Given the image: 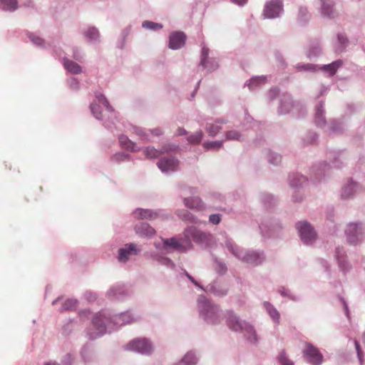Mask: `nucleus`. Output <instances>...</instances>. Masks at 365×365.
I'll return each instance as SVG.
<instances>
[{
    "label": "nucleus",
    "instance_id": "obj_36",
    "mask_svg": "<svg viewBox=\"0 0 365 365\" xmlns=\"http://www.w3.org/2000/svg\"><path fill=\"white\" fill-rule=\"evenodd\" d=\"M264 81H265L264 78H262V77L253 78L250 79L248 86L250 89H252L255 86H257L261 83H264Z\"/></svg>",
    "mask_w": 365,
    "mask_h": 365
},
{
    "label": "nucleus",
    "instance_id": "obj_43",
    "mask_svg": "<svg viewBox=\"0 0 365 365\" xmlns=\"http://www.w3.org/2000/svg\"><path fill=\"white\" fill-rule=\"evenodd\" d=\"M99 103H102L106 108H109V103L106 97L103 95H98L96 96Z\"/></svg>",
    "mask_w": 365,
    "mask_h": 365
},
{
    "label": "nucleus",
    "instance_id": "obj_7",
    "mask_svg": "<svg viewBox=\"0 0 365 365\" xmlns=\"http://www.w3.org/2000/svg\"><path fill=\"white\" fill-rule=\"evenodd\" d=\"M231 251L235 256L237 257L242 259L245 262L257 265L262 262V259L260 255L256 252H249L246 255H242V253L238 251L237 247H231Z\"/></svg>",
    "mask_w": 365,
    "mask_h": 365
},
{
    "label": "nucleus",
    "instance_id": "obj_26",
    "mask_svg": "<svg viewBox=\"0 0 365 365\" xmlns=\"http://www.w3.org/2000/svg\"><path fill=\"white\" fill-rule=\"evenodd\" d=\"M4 9L14 11L17 9V0H0Z\"/></svg>",
    "mask_w": 365,
    "mask_h": 365
},
{
    "label": "nucleus",
    "instance_id": "obj_24",
    "mask_svg": "<svg viewBox=\"0 0 365 365\" xmlns=\"http://www.w3.org/2000/svg\"><path fill=\"white\" fill-rule=\"evenodd\" d=\"M208 54H209V48H206L205 46L202 47L201 65L205 68H210ZM210 68H214V67H210Z\"/></svg>",
    "mask_w": 365,
    "mask_h": 365
},
{
    "label": "nucleus",
    "instance_id": "obj_51",
    "mask_svg": "<svg viewBox=\"0 0 365 365\" xmlns=\"http://www.w3.org/2000/svg\"><path fill=\"white\" fill-rule=\"evenodd\" d=\"M184 133H185V130H183V129H180V130H179V135H182V134H184Z\"/></svg>",
    "mask_w": 365,
    "mask_h": 365
},
{
    "label": "nucleus",
    "instance_id": "obj_17",
    "mask_svg": "<svg viewBox=\"0 0 365 365\" xmlns=\"http://www.w3.org/2000/svg\"><path fill=\"white\" fill-rule=\"evenodd\" d=\"M157 214L150 210H144L141 208L136 209L133 212V217L135 219H155Z\"/></svg>",
    "mask_w": 365,
    "mask_h": 365
},
{
    "label": "nucleus",
    "instance_id": "obj_19",
    "mask_svg": "<svg viewBox=\"0 0 365 365\" xmlns=\"http://www.w3.org/2000/svg\"><path fill=\"white\" fill-rule=\"evenodd\" d=\"M64 66L67 71L72 73L78 74L81 73V66L77 63L73 62L71 60H65Z\"/></svg>",
    "mask_w": 365,
    "mask_h": 365
},
{
    "label": "nucleus",
    "instance_id": "obj_56",
    "mask_svg": "<svg viewBox=\"0 0 365 365\" xmlns=\"http://www.w3.org/2000/svg\"><path fill=\"white\" fill-rule=\"evenodd\" d=\"M363 342L365 343V333L363 335Z\"/></svg>",
    "mask_w": 365,
    "mask_h": 365
},
{
    "label": "nucleus",
    "instance_id": "obj_10",
    "mask_svg": "<svg viewBox=\"0 0 365 365\" xmlns=\"http://www.w3.org/2000/svg\"><path fill=\"white\" fill-rule=\"evenodd\" d=\"M139 252L133 244L126 245L125 247L118 250V260L120 262H127L131 256L136 255Z\"/></svg>",
    "mask_w": 365,
    "mask_h": 365
},
{
    "label": "nucleus",
    "instance_id": "obj_9",
    "mask_svg": "<svg viewBox=\"0 0 365 365\" xmlns=\"http://www.w3.org/2000/svg\"><path fill=\"white\" fill-rule=\"evenodd\" d=\"M186 36L183 32L175 31L170 35L169 48L179 49L185 45Z\"/></svg>",
    "mask_w": 365,
    "mask_h": 365
},
{
    "label": "nucleus",
    "instance_id": "obj_54",
    "mask_svg": "<svg viewBox=\"0 0 365 365\" xmlns=\"http://www.w3.org/2000/svg\"><path fill=\"white\" fill-rule=\"evenodd\" d=\"M190 280L192 282L195 284H197V283L195 282L194 279L192 277L190 278Z\"/></svg>",
    "mask_w": 365,
    "mask_h": 365
},
{
    "label": "nucleus",
    "instance_id": "obj_15",
    "mask_svg": "<svg viewBox=\"0 0 365 365\" xmlns=\"http://www.w3.org/2000/svg\"><path fill=\"white\" fill-rule=\"evenodd\" d=\"M322 14L328 17H334L335 10L334 9V2L333 0H321Z\"/></svg>",
    "mask_w": 365,
    "mask_h": 365
},
{
    "label": "nucleus",
    "instance_id": "obj_42",
    "mask_svg": "<svg viewBox=\"0 0 365 365\" xmlns=\"http://www.w3.org/2000/svg\"><path fill=\"white\" fill-rule=\"evenodd\" d=\"M222 145V143L221 142H211V143H204V147L206 148H220V146Z\"/></svg>",
    "mask_w": 365,
    "mask_h": 365
},
{
    "label": "nucleus",
    "instance_id": "obj_52",
    "mask_svg": "<svg viewBox=\"0 0 365 365\" xmlns=\"http://www.w3.org/2000/svg\"><path fill=\"white\" fill-rule=\"evenodd\" d=\"M45 365H58L56 363H52V362H48V363H46Z\"/></svg>",
    "mask_w": 365,
    "mask_h": 365
},
{
    "label": "nucleus",
    "instance_id": "obj_31",
    "mask_svg": "<svg viewBox=\"0 0 365 365\" xmlns=\"http://www.w3.org/2000/svg\"><path fill=\"white\" fill-rule=\"evenodd\" d=\"M129 159V155L128 154H125L124 153H118L115 154L112 158L111 160L115 163H120L122 161H125Z\"/></svg>",
    "mask_w": 365,
    "mask_h": 365
},
{
    "label": "nucleus",
    "instance_id": "obj_28",
    "mask_svg": "<svg viewBox=\"0 0 365 365\" xmlns=\"http://www.w3.org/2000/svg\"><path fill=\"white\" fill-rule=\"evenodd\" d=\"M77 306V301L75 299H67L63 304V311H70L74 309Z\"/></svg>",
    "mask_w": 365,
    "mask_h": 365
},
{
    "label": "nucleus",
    "instance_id": "obj_48",
    "mask_svg": "<svg viewBox=\"0 0 365 365\" xmlns=\"http://www.w3.org/2000/svg\"><path fill=\"white\" fill-rule=\"evenodd\" d=\"M230 1L239 6H242L247 3V0H230Z\"/></svg>",
    "mask_w": 365,
    "mask_h": 365
},
{
    "label": "nucleus",
    "instance_id": "obj_30",
    "mask_svg": "<svg viewBox=\"0 0 365 365\" xmlns=\"http://www.w3.org/2000/svg\"><path fill=\"white\" fill-rule=\"evenodd\" d=\"M143 27L148 29L157 30L163 28V25L155 22L145 21L143 23Z\"/></svg>",
    "mask_w": 365,
    "mask_h": 365
},
{
    "label": "nucleus",
    "instance_id": "obj_27",
    "mask_svg": "<svg viewBox=\"0 0 365 365\" xmlns=\"http://www.w3.org/2000/svg\"><path fill=\"white\" fill-rule=\"evenodd\" d=\"M143 153L146 158H153L158 157L162 152L155 149L154 148L148 147L144 150Z\"/></svg>",
    "mask_w": 365,
    "mask_h": 365
},
{
    "label": "nucleus",
    "instance_id": "obj_18",
    "mask_svg": "<svg viewBox=\"0 0 365 365\" xmlns=\"http://www.w3.org/2000/svg\"><path fill=\"white\" fill-rule=\"evenodd\" d=\"M184 203L186 207L190 209L202 210L204 209V205L199 197L185 198Z\"/></svg>",
    "mask_w": 365,
    "mask_h": 365
},
{
    "label": "nucleus",
    "instance_id": "obj_34",
    "mask_svg": "<svg viewBox=\"0 0 365 365\" xmlns=\"http://www.w3.org/2000/svg\"><path fill=\"white\" fill-rule=\"evenodd\" d=\"M220 130L221 127L216 124H210L207 126V130L210 136H215Z\"/></svg>",
    "mask_w": 365,
    "mask_h": 365
},
{
    "label": "nucleus",
    "instance_id": "obj_1",
    "mask_svg": "<svg viewBox=\"0 0 365 365\" xmlns=\"http://www.w3.org/2000/svg\"><path fill=\"white\" fill-rule=\"evenodd\" d=\"M197 306L200 316L207 323L217 324L221 322V312L218 306L212 304L205 296H200Z\"/></svg>",
    "mask_w": 365,
    "mask_h": 365
},
{
    "label": "nucleus",
    "instance_id": "obj_47",
    "mask_svg": "<svg viewBox=\"0 0 365 365\" xmlns=\"http://www.w3.org/2000/svg\"><path fill=\"white\" fill-rule=\"evenodd\" d=\"M303 70L309 71V70H315V66L312 64H305L302 66L301 67Z\"/></svg>",
    "mask_w": 365,
    "mask_h": 365
},
{
    "label": "nucleus",
    "instance_id": "obj_13",
    "mask_svg": "<svg viewBox=\"0 0 365 365\" xmlns=\"http://www.w3.org/2000/svg\"><path fill=\"white\" fill-rule=\"evenodd\" d=\"M185 237L187 239L192 238L196 242H202L206 240V234L197 230L194 227H188L185 231Z\"/></svg>",
    "mask_w": 365,
    "mask_h": 365
},
{
    "label": "nucleus",
    "instance_id": "obj_40",
    "mask_svg": "<svg viewBox=\"0 0 365 365\" xmlns=\"http://www.w3.org/2000/svg\"><path fill=\"white\" fill-rule=\"evenodd\" d=\"M209 221L213 225H218L221 221V216L218 214L210 215L209 217Z\"/></svg>",
    "mask_w": 365,
    "mask_h": 365
},
{
    "label": "nucleus",
    "instance_id": "obj_32",
    "mask_svg": "<svg viewBox=\"0 0 365 365\" xmlns=\"http://www.w3.org/2000/svg\"><path fill=\"white\" fill-rule=\"evenodd\" d=\"M278 360L282 365H294L293 361L287 358L284 351L279 354Z\"/></svg>",
    "mask_w": 365,
    "mask_h": 365
},
{
    "label": "nucleus",
    "instance_id": "obj_4",
    "mask_svg": "<svg viewBox=\"0 0 365 365\" xmlns=\"http://www.w3.org/2000/svg\"><path fill=\"white\" fill-rule=\"evenodd\" d=\"M128 350L135 351L143 354H149L153 351L150 342L145 338L135 339L126 346Z\"/></svg>",
    "mask_w": 365,
    "mask_h": 365
},
{
    "label": "nucleus",
    "instance_id": "obj_39",
    "mask_svg": "<svg viewBox=\"0 0 365 365\" xmlns=\"http://www.w3.org/2000/svg\"><path fill=\"white\" fill-rule=\"evenodd\" d=\"M323 105L321 104V108H318L316 113V121L318 124L321 123H324V116H323V110L322 109Z\"/></svg>",
    "mask_w": 365,
    "mask_h": 365
},
{
    "label": "nucleus",
    "instance_id": "obj_46",
    "mask_svg": "<svg viewBox=\"0 0 365 365\" xmlns=\"http://www.w3.org/2000/svg\"><path fill=\"white\" fill-rule=\"evenodd\" d=\"M354 344H355L356 349V351H357L358 357L361 360V356H362V354H363L362 350H361V349L360 347V345H359V343L358 342V341H355Z\"/></svg>",
    "mask_w": 365,
    "mask_h": 365
},
{
    "label": "nucleus",
    "instance_id": "obj_23",
    "mask_svg": "<svg viewBox=\"0 0 365 365\" xmlns=\"http://www.w3.org/2000/svg\"><path fill=\"white\" fill-rule=\"evenodd\" d=\"M266 309L272 319L277 324L279 322L280 315L278 311L269 303L265 304Z\"/></svg>",
    "mask_w": 365,
    "mask_h": 365
},
{
    "label": "nucleus",
    "instance_id": "obj_25",
    "mask_svg": "<svg viewBox=\"0 0 365 365\" xmlns=\"http://www.w3.org/2000/svg\"><path fill=\"white\" fill-rule=\"evenodd\" d=\"M196 359L193 354L187 353L180 362V365H195Z\"/></svg>",
    "mask_w": 365,
    "mask_h": 365
},
{
    "label": "nucleus",
    "instance_id": "obj_37",
    "mask_svg": "<svg viewBox=\"0 0 365 365\" xmlns=\"http://www.w3.org/2000/svg\"><path fill=\"white\" fill-rule=\"evenodd\" d=\"M297 181H295L294 179L291 180L290 183L292 186H299L302 185L304 182H306L307 179L303 175H297Z\"/></svg>",
    "mask_w": 365,
    "mask_h": 365
},
{
    "label": "nucleus",
    "instance_id": "obj_21",
    "mask_svg": "<svg viewBox=\"0 0 365 365\" xmlns=\"http://www.w3.org/2000/svg\"><path fill=\"white\" fill-rule=\"evenodd\" d=\"M342 65V61L339 60L330 64L323 66V69L328 71L331 76H334L337 69Z\"/></svg>",
    "mask_w": 365,
    "mask_h": 365
},
{
    "label": "nucleus",
    "instance_id": "obj_41",
    "mask_svg": "<svg viewBox=\"0 0 365 365\" xmlns=\"http://www.w3.org/2000/svg\"><path fill=\"white\" fill-rule=\"evenodd\" d=\"M240 137V135L237 133L236 131H230L227 133V139L229 140H239Z\"/></svg>",
    "mask_w": 365,
    "mask_h": 365
},
{
    "label": "nucleus",
    "instance_id": "obj_14",
    "mask_svg": "<svg viewBox=\"0 0 365 365\" xmlns=\"http://www.w3.org/2000/svg\"><path fill=\"white\" fill-rule=\"evenodd\" d=\"M163 248L169 252L170 249L184 251V247L182 243L175 238H170L163 240Z\"/></svg>",
    "mask_w": 365,
    "mask_h": 365
},
{
    "label": "nucleus",
    "instance_id": "obj_55",
    "mask_svg": "<svg viewBox=\"0 0 365 365\" xmlns=\"http://www.w3.org/2000/svg\"><path fill=\"white\" fill-rule=\"evenodd\" d=\"M190 280L192 282L195 284H197V283L195 282L194 279L192 277L190 278Z\"/></svg>",
    "mask_w": 365,
    "mask_h": 365
},
{
    "label": "nucleus",
    "instance_id": "obj_16",
    "mask_svg": "<svg viewBox=\"0 0 365 365\" xmlns=\"http://www.w3.org/2000/svg\"><path fill=\"white\" fill-rule=\"evenodd\" d=\"M135 230L138 234L142 236L151 237L155 234V230L145 222H140L137 225Z\"/></svg>",
    "mask_w": 365,
    "mask_h": 365
},
{
    "label": "nucleus",
    "instance_id": "obj_50",
    "mask_svg": "<svg viewBox=\"0 0 365 365\" xmlns=\"http://www.w3.org/2000/svg\"><path fill=\"white\" fill-rule=\"evenodd\" d=\"M185 212V217L183 218L184 220H187V217H188L189 215V213L187 211H184Z\"/></svg>",
    "mask_w": 365,
    "mask_h": 365
},
{
    "label": "nucleus",
    "instance_id": "obj_12",
    "mask_svg": "<svg viewBox=\"0 0 365 365\" xmlns=\"http://www.w3.org/2000/svg\"><path fill=\"white\" fill-rule=\"evenodd\" d=\"M179 162L174 158H163L158 163L163 172L174 171L178 168Z\"/></svg>",
    "mask_w": 365,
    "mask_h": 365
},
{
    "label": "nucleus",
    "instance_id": "obj_6",
    "mask_svg": "<svg viewBox=\"0 0 365 365\" xmlns=\"http://www.w3.org/2000/svg\"><path fill=\"white\" fill-rule=\"evenodd\" d=\"M347 240L349 244L355 245L362 239L361 228L357 224L351 223L346 230Z\"/></svg>",
    "mask_w": 365,
    "mask_h": 365
},
{
    "label": "nucleus",
    "instance_id": "obj_44",
    "mask_svg": "<svg viewBox=\"0 0 365 365\" xmlns=\"http://www.w3.org/2000/svg\"><path fill=\"white\" fill-rule=\"evenodd\" d=\"M30 38L35 44L38 46H41L43 43V40L40 37L31 36Z\"/></svg>",
    "mask_w": 365,
    "mask_h": 365
},
{
    "label": "nucleus",
    "instance_id": "obj_35",
    "mask_svg": "<svg viewBox=\"0 0 365 365\" xmlns=\"http://www.w3.org/2000/svg\"><path fill=\"white\" fill-rule=\"evenodd\" d=\"M86 36L91 40H96L98 38L99 34L96 29L90 28L87 30Z\"/></svg>",
    "mask_w": 365,
    "mask_h": 365
},
{
    "label": "nucleus",
    "instance_id": "obj_11",
    "mask_svg": "<svg viewBox=\"0 0 365 365\" xmlns=\"http://www.w3.org/2000/svg\"><path fill=\"white\" fill-rule=\"evenodd\" d=\"M108 322V319L103 314H97L93 320V326L97 329L98 332L95 336H91L93 339L96 336H101L106 331V328Z\"/></svg>",
    "mask_w": 365,
    "mask_h": 365
},
{
    "label": "nucleus",
    "instance_id": "obj_57",
    "mask_svg": "<svg viewBox=\"0 0 365 365\" xmlns=\"http://www.w3.org/2000/svg\"><path fill=\"white\" fill-rule=\"evenodd\" d=\"M186 276L188 277L189 279L191 277V276L188 273H186Z\"/></svg>",
    "mask_w": 365,
    "mask_h": 365
},
{
    "label": "nucleus",
    "instance_id": "obj_20",
    "mask_svg": "<svg viewBox=\"0 0 365 365\" xmlns=\"http://www.w3.org/2000/svg\"><path fill=\"white\" fill-rule=\"evenodd\" d=\"M358 187V185L356 183L351 182L349 183L346 186L343 187L342 192H341V197L343 198H348L350 197L354 191L356 190V188Z\"/></svg>",
    "mask_w": 365,
    "mask_h": 365
},
{
    "label": "nucleus",
    "instance_id": "obj_29",
    "mask_svg": "<svg viewBox=\"0 0 365 365\" xmlns=\"http://www.w3.org/2000/svg\"><path fill=\"white\" fill-rule=\"evenodd\" d=\"M115 320L116 323L119 324L120 325L128 324L131 322L130 316L128 313L120 314L119 317H115Z\"/></svg>",
    "mask_w": 365,
    "mask_h": 365
},
{
    "label": "nucleus",
    "instance_id": "obj_38",
    "mask_svg": "<svg viewBox=\"0 0 365 365\" xmlns=\"http://www.w3.org/2000/svg\"><path fill=\"white\" fill-rule=\"evenodd\" d=\"M91 110L97 119L101 118V112L99 110V106L97 104L92 103L91 105Z\"/></svg>",
    "mask_w": 365,
    "mask_h": 365
},
{
    "label": "nucleus",
    "instance_id": "obj_5",
    "mask_svg": "<svg viewBox=\"0 0 365 365\" xmlns=\"http://www.w3.org/2000/svg\"><path fill=\"white\" fill-rule=\"evenodd\" d=\"M303 354L307 360L312 365H320L322 363V354L317 348L309 343L305 344Z\"/></svg>",
    "mask_w": 365,
    "mask_h": 365
},
{
    "label": "nucleus",
    "instance_id": "obj_53",
    "mask_svg": "<svg viewBox=\"0 0 365 365\" xmlns=\"http://www.w3.org/2000/svg\"><path fill=\"white\" fill-rule=\"evenodd\" d=\"M160 130H155V135H160Z\"/></svg>",
    "mask_w": 365,
    "mask_h": 365
},
{
    "label": "nucleus",
    "instance_id": "obj_8",
    "mask_svg": "<svg viewBox=\"0 0 365 365\" xmlns=\"http://www.w3.org/2000/svg\"><path fill=\"white\" fill-rule=\"evenodd\" d=\"M282 11V3L280 0H273L267 3L264 9V16L267 18H275Z\"/></svg>",
    "mask_w": 365,
    "mask_h": 365
},
{
    "label": "nucleus",
    "instance_id": "obj_2",
    "mask_svg": "<svg viewBox=\"0 0 365 365\" xmlns=\"http://www.w3.org/2000/svg\"><path fill=\"white\" fill-rule=\"evenodd\" d=\"M225 317L226 324L231 330L234 331H243L251 341H257L256 332L252 326L242 321L232 311H227Z\"/></svg>",
    "mask_w": 365,
    "mask_h": 365
},
{
    "label": "nucleus",
    "instance_id": "obj_45",
    "mask_svg": "<svg viewBox=\"0 0 365 365\" xmlns=\"http://www.w3.org/2000/svg\"><path fill=\"white\" fill-rule=\"evenodd\" d=\"M269 161L272 164L277 165L281 161V156L275 154L269 158Z\"/></svg>",
    "mask_w": 365,
    "mask_h": 365
},
{
    "label": "nucleus",
    "instance_id": "obj_3",
    "mask_svg": "<svg viewBox=\"0 0 365 365\" xmlns=\"http://www.w3.org/2000/svg\"><path fill=\"white\" fill-rule=\"evenodd\" d=\"M297 229L301 240L305 244H312L317 239V233L312 225L307 222H299L297 224Z\"/></svg>",
    "mask_w": 365,
    "mask_h": 365
},
{
    "label": "nucleus",
    "instance_id": "obj_49",
    "mask_svg": "<svg viewBox=\"0 0 365 365\" xmlns=\"http://www.w3.org/2000/svg\"><path fill=\"white\" fill-rule=\"evenodd\" d=\"M306 13H307L306 9H300V14H301L302 15H304V14H305Z\"/></svg>",
    "mask_w": 365,
    "mask_h": 365
},
{
    "label": "nucleus",
    "instance_id": "obj_33",
    "mask_svg": "<svg viewBox=\"0 0 365 365\" xmlns=\"http://www.w3.org/2000/svg\"><path fill=\"white\" fill-rule=\"evenodd\" d=\"M202 138V132L198 131V132H196L195 134L191 135L188 138V141L190 143H193V144L198 143L201 141Z\"/></svg>",
    "mask_w": 365,
    "mask_h": 365
},
{
    "label": "nucleus",
    "instance_id": "obj_22",
    "mask_svg": "<svg viewBox=\"0 0 365 365\" xmlns=\"http://www.w3.org/2000/svg\"><path fill=\"white\" fill-rule=\"evenodd\" d=\"M119 140L121 145L126 149L130 150L131 151L138 150L135 144L130 141L125 135H121Z\"/></svg>",
    "mask_w": 365,
    "mask_h": 365
}]
</instances>
